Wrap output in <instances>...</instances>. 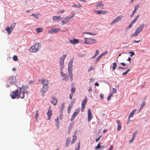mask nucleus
<instances>
[{
	"label": "nucleus",
	"instance_id": "obj_19",
	"mask_svg": "<svg viewBox=\"0 0 150 150\" xmlns=\"http://www.w3.org/2000/svg\"><path fill=\"white\" fill-rule=\"evenodd\" d=\"M9 81L10 83H15L16 82V80L15 77L13 76H11L9 77Z\"/></svg>",
	"mask_w": 150,
	"mask_h": 150
},
{
	"label": "nucleus",
	"instance_id": "obj_55",
	"mask_svg": "<svg viewBox=\"0 0 150 150\" xmlns=\"http://www.w3.org/2000/svg\"><path fill=\"white\" fill-rule=\"evenodd\" d=\"M99 51L98 50H96V52L95 54V56H97L99 54Z\"/></svg>",
	"mask_w": 150,
	"mask_h": 150
},
{
	"label": "nucleus",
	"instance_id": "obj_18",
	"mask_svg": "<svg viewBox=\"0 0 150 150\" xmlns=\"http://www.w3.org/2000/svg\"><path fill=\"white\" fill-rule=\"evenodd\" d=\"M69 42L70 43L73 45H75L79 43V40L77 39H74L73 40H69Z\"/></svg>",
	"mask_w": 150,
	"mask_h": 150
},
{
	"label": "nucleus",
	"instance_id": "obj_43",
	"mask_svg": "<svg viewBox=\"0 0 150 150\" xmlns=\"http://www.w3.org/2000/svg\"><path fill=\"white\" fill-rule=\"evenodd\" d=\"M100 143H99L97 145L95 149L96 150H97L99 149L100 148Z\"/></svg>",
	"mask_w": 150,
	"mask_h": 150
},
{
	"label": "nucleus",
	"instance_id": "obj_62",
	"mask_svg": "<svg viewBox=\"0 0 150 150\" xmlns=\"http://www.w3.org/2000/svg\"><path fill=\"white\" fill-rule=\"evenodd\" d=\"M113 146H111L108 150H111L113 149Z\"/></svg>",
	"mask_w": 150,
	"mask_h": 150
},
{
	"label": "nucleus",
	"instance_id": "obj_57",
	"mask_svg": "<svg viewBox=\"0 0 150 150\" xmlns=\"http://www.w3.org/2000/svg\"><path fill=\"white\" fill-rule=\"evenodd\" d=\"M73 94H71V93L69 95V98L70 99V100H71L72 99V97L73 96Z\"/></svg>",
	"mask_w": 150,
	"mask_h": 150
},
{
	"label": "nucleus",
	"instance_id": "obj_37",
	"mask_svg": "<svg viewBox=\"0 0 150 150\" xmlns=\"http://www.w3.org/2000/svg\"><path fill=\"white\" fill-rule=\"evenodd\" d=\"M80 142H79L77 144V147L75 148V150H79L80 149Z\"/></svg>",
	"mask_w": 150,
	"mask_h": 150
},
{
	"label": "nucleus",
	"instance_id": "obj_2",
	"mask_svg": "<svg viewBox=\"0 0 150 150\" xmlns=\"http://www.w3.org/2000/svg\"><path fill=\"white\" fill-rule=\"evenodd\" d=\"M21 96H22V94L21 93V92H19L18 89L13 91L10 95V96L12 99H15L16 97H18V98H20V97Z\"/></svg>",
	"mask_w": 150,
	"mask_h": 150
},
{
	"label": "nucleus",
	"instance_id": "obj_38",
	"mask_svg": "<svg viewBox=\"0 0 150 150\" xmlns=\"http://www.w3.org/2000/svg\"><path fill=\"white\" fill-rule=\"evenodd\" d=\"M36 30L37 33L42 32L43 31V29L41 28H36Z\"/></svg>",
	"mask_w": 150,
	"mask_h": 150
},
{
	"label": "nucleus",
	"instance_id": "obj_53",
	"mask_svg": "<svg viewBox=\"0 0 150 150\" xmlns=\"http://www.w3.org/2000/svg\"><path fill=\"white\" fill-rule=\"evenodd\" d=\"M101 136H99V137L97 138V139H96V142H98V141L100 140V138H101Z\"/></svg>",
	"mask_w": 150,
	"mask_h": 150
},
{
	"label": "nucleus",
	"instance_id": "obj_32",
	"mask_svg": "<svg viewBox=\"0 0 150 150\" xmlns=\"http://www.w3.org/2000/svg\"><path fill=\"white\" fill-rule=\"evenodd\" d=\"M103 6L104 5L102 4L101 3H100L98 4L97 5L96 8L98 9V8H103Z\"/></svg>",
	"mask_w": 150,
	"mask_h": 150
},
{
	"label": "nucleus",
	"instance_id": "obj_7",
	"mask_svg": "<svg viewBox=\"0 0 150 150\" xmlns=\"http://www.w3.org/2000/svg\"><path fill=\"white\" fill-rule=\"evenodd\" d=\"M22 88L23 89V91H22V96H20V97L21 98H23L25 97V94H26V97H27L28 94V93L29 92L28 91H26L25 90L28 89V86H23Z\"/></svg>",
	"mask_w": 150,
	"mask_h": 150
},
{
	"label": "nucleus",
	"instance_id": "obj_41",
	"mask_svg": "<svg viewBox=\"0 0 150 150\" xmlns=\"http://www.w3.org/2000/svg\"><path fill=\"white\" fill-rule=\"evenodd\" d=\"M146 104V102L145 101H144L142 102V104L141 105V106L140 107V110H141V109L143 108L144 106V105Z\"/></svg>",
	"mask_w": 150,
	"mask_h": 150
},
{
	"label": "nucleus",
	"instance_id": "obj_16",
	"mask_svg": "<svg viewBox=\"0 0 150 150\" xmlns=\"http://www.w3.org/2000/svg\"><path fill=\"white\" fill-rule=\"evenodd\" d=\"M139 4H137L135 6L134 8V9L133 11V12H132V14L130 15V16L131 17H132L133 16L134 13L136 12V11H137V10L139 8Z\"/></svg>",
	"mask_w": 150,
	"mask_h": 150
},
{
	"label": "nucleus",
	"instance_id": "obj_35",
	"mask_svg": "<svg viewBox=\"0 0 150 150\" xmlns=\"http://www.w3.org/2000/svg\"><path fill=\"white\" fill-rule=\"evenodd\" d=\"M117 66V63H114L112 64V69L113 70H114L116 69Z\"/></svg>",
	"mask_w": 150,
	"mask_h": 150
},
{
	"label": "nucleus",
	"instance_id": "obj_44",
	"mask_svg": "<svg viewBox=\"0 0 150 150\" xmlns=\"http://www.w3.org/2000/svg\"><path fill=\"white\" fill-rule=\"evenodd\" d=\"M131 70V69H128L127 71H125V72H124V73H122V75H126L127 73Z\"/></svg>",
	"mask_w": 150,
	"mask_h": 150
},
{
	"label": "nucleus",
	"instance_id": "obj_63",
	"mask_svg": "<svg viewBox=\"0 0 150 150\" xmlns=\"http://www.w3.org/2000/svg\"><path fill=\"white\" fill-rule=\"evenodd\" d=\"M64 10H62L61 11H60L59 12V13H62L63 12H64Z\"/></svg>",
	"mask_w": 150,
	"mask_h": 150
},
{
	"label": "nucleus",
	"instance_id": "obj_28",
	"mask_svg": "<svg viewBox=\"0 0 150 150\" xmlns=\"http://www.w3.org/2000/svg\"><path fill=\"white\" fill-rule=\"evenodd\" d=\"M55 121L56 122L55 124L57 126V127L58 128L59 127V118L57 117L55 120Z\"/></svg>",
	"mask_w": 150,
	"mask_h": 150
},
{
	"label": "nucleus",
	"instance_id": "obj_27",
	"mask_svg": "<svg viewBox=\"0 0 150 150\" xmlns=\"http://www.w3.org/2000/svg\"><path fill=\"white\" fill-rule=\"evenodd\" d=\"M77 137L75 135H73V139L71 142V144H72L74 143Z\"/></svg>",
	"mask_w": 150,
	"mask_h": 150
},
{
	"label": "nucleus",
	"instance_id": "obj_31",
	"mask_svg": "<svg viewBox=\"0 0 150 150\" xmlns=\"http://www.w3.org/2000/svg\"><path fill=\"white\" fill-rule=\"evenodd\" d=\"M139 15H138L136 16V17L131 22V23L133 24L134 23H135L136 22L138 18L139 17Z\"/></svg>",
	"mask_w": 150,
	"mask_h": 150
},
{
	"label": "nucleus",
	"instance_id": "obj_12",
	"mask_svg": "<svg viewBox=\"0 0 150 150\" xmlns=\"http://www.w3.org/2000/svg\"><path fill=\"white\" fill-rule=\"evenodd\" d=\"M48 88L47 86H43V87L41 88V91L42 93V95L43 97L45 95V93L47 91Z\"/></svg>",
	"mask_w": 150,
	"mask_h": 150
},
{
	"label": "nucleus",
	"instance_id": "obj_22",
	"mask_svg": "<svg viewBox=\"0 0 150 150\" xmlns=\"http://www.w3.org/2000/svg\"><path fill=\"white\" fill-rule=\"evenodd\" d=\"M117 123V130L118 131L120 130L121 128V126L120 124V122L119 120H117L116 121Z\"/></svg>",
	"mask_w": 150,
	"mask_h": 150
},
{
	"label": "nucleus",
	"instance_id": "obj_15",
	"mask_svg": "<svg viewBox=\"0 0 150 150\" xmlns=\"http://www.w3.org/2000/svg\"><path fill=\"white\" fill-rule=\"evenodd\" d=\"M73 17V16L71 17H66L64 18V20L61 21V23L63 24H65L69 21L70 19L72 18Z\"/></svg>",
	"mask_w": 150,
	"mask_h": 150
},
{
	"label": "nucleus",
	"instance_id": "obj_52",
	"mask_svg": "<svg viewBox=\"0 0 150 150\" xmlns=\"http://www.w3.org/2000/svg\"><path fill=\"white\" fill-rule=\"evenodd\" d=\"M116 92H117V90H116L115 88H113V89H112V93L113 94V93H115Z\"/></svg>",
	"mask_w": 150,
	"mask_h": 150
},
{
	"label": "nucleus",
	"instance_id": "obj_64",
	"mask_svg": "<svg viewBox=\"0 0 150 150\" xmlns=\"http://www.w3.org/2000/svg\"><path fill=\"white\" fill-rule=\"evenodd\" d=\"M127 60H128L130 62H131V59L130 57H129L128 59H127Z\"/></svg>",
	"mask_w": 150,
	"mask_h": 150
},
{
	"label": "nucleus",
	"instance_id": "obj_17",
	"mask_svg": "<svg viewBox=\"0 0 150 150\" xmlns=\"http://www.w3.org/2000/svg\"><path fill=\"white\" fill-rule=\"evenodd\" d=\"M52 111L51 110L50 108V107L48 109V110L47 111V115L48 116V118L47 119L48 120H50V119L51 116L52 115Z\"/></svg>",
	"mask_w": 150,
	"mask_h": 150
},
{
	"label": "nucleus",
	"instance_id": "obj_20",
	"mask_svg": "<svg viewBox=\"0 0 150 150\" xmlns=\"http://www.w3.org/2000/svg\"><path fill=\"white\" fill-rule=\"evenodd\" d=\"M57 100L54 97H52L51 103L54 105H56L57 103Z\"/></svg>",
	"mask_w": 150,
	"mask_h": 150
},
{
	"label": "nucleus",
	"instance_id": "obj_5",
	"mask_svg": "<svg viewBox=\"0 0 150 150\" xmlns=\"http://www.w3.org/2000/svg\"><path fill=\"white\" fill-rule=\"evenodd\" d=\"M16 24V23H13L10 25V27H7L6 28L5 30L7 31L8 34L10 35L11 33L14 28Z\"/></svg>",
	"mask_w": 150,
	"mask_h": 150
},
{
	"label": "nucleus",
	"instance_id": "obj_8",
	"mask_svg": "<svg viewBox=\"0 0 150 150\" xmlns=\"http://www.w3.org/2000/svg\"><path fill=\"white\" fill-rule=\"evenodd\" d=\"M122 17V16L121 15L118 16L111 22L110 24L111 25H112L114 23L119 22L121 20Z\"/></svg>",
	"mask_w": 150,
	"mask_h": 150
},
{
	"label": "nucleus",
	"instance_id": "obj_56",
	"mask_svg": "<svg viewBox=\"0 0 150 150\" xmlns=\"http://www.w3.org/2000/svg\"><path fill=\"white\" fill-rule=\"evenodd\" d=\"M129 53L131 54V55H130V57H132V56L134 55V52H130Z\"/></svg>",
	"mask_w": 150,
	"mask_h": 150
},
{
	"label": "nucleus",
	"instance_id": "obj_51",
	"mask_svg": "<svg viewBox=\"0 0 150 150\" xmlns=\"http://www.w3.org/2000/svg\"><path fill=\"white\" fill-rule=\"evenodd\" d=\"M75 99H73L72 100L71 102V103L70 105H72V106H73V104L75 102Z\"/></svg>",
	"mask_w": 150,
	"mask_h": 150
},
{
	"label": "nucleus",
	"instance_id": "obj_25",
	"mask_svg": "<svg viewBox=\"0 0 150 150\" xmlns=\"http://www.w3.org/2000/svg\"><path fill=\"white\" fill-rule=\"evenodd\" d=\"M60 18H62L59 16H54L52 18V19L54 21H57Z\"/></svg>",
	"mask_w": 150,
	"mask_h": 150
},
{
	"label": "nucleus",
	"instance_id": "obj_33",
	"mask_svg": "<svg viewBox=\"0 0 150 150\" xmlns=\"http://www.w3.org/2000/svg\"><path fill=\"white\" fill-rule=\"evenodd\" d=\"M72 105H69L67 109V112L68 114L70 113L71 112V109L72 107Z\"/></svg>",
	"mask_w": 150,
	"mask_h": 150
},
{
	"label": "nucleus",
	"instance_id": "obj_59",
	"mask_svg": "<svg viewBox=\"0 0 150 150\" xmlns=\"http://www.w3.org/2000/svg\"><path fill=\"white\" fill-rule=\"evenodd\" d=\"M140 40H135L133 41V42L136 43H138L139 42H140Z\"/></svg>",
	"mask_w": 150,
	"mask_h": 150
},
{
	"label": "nucleus",
	"instance_id": "obj_30",
	"mask_svg": "<svg viewBox=\"0 0 150 150\" xmlns=\"http://www.w3.org/2000/svg\"><path fill=\"white\" fill-rule=\"evenodd\" d=\"M52 30L53 32L57 33L60 30V29L56 28H52Z\"/></svg>",
	"mask_w": 150,
	"mask_h": 150
},
{
	"label": "nucleus",
	"instance_id": "obj_48",
	"mask_svg": "<svg viewBox=\"0 0 150 150\" xmlns=\"http://www.w3.org/2000/svg\"><path fill=\"white\" fill-rule=\"evenodd\" d=\"M85 108V106L81 105V111L82 112H83Z\"/></svg>",
	"mask_w": 150,
	"mask_h": 150
},
{
	"label": "nucleus",
	"instance_id": "obj_11",
	"mask_svg": "<svg viewBox=\"0 0 150 150\" xmlns=\"http://www.w3.org/2000/svg\"><path fill=\"white\" fill-rule=\"evenodd\" d=\"M73 59V58H71L70 61L68 65V71L72 70V65Z\"/></svg>",
	"mask_w": 150,
	"mask_h": 150
},
{
	"label": "nucleus",
	"instance_id": "obj_46",
	"mask_svg": "<svg viewBox=\"0 0 150 150\" xmlns=\"http://www.w3.org/2000/svg\"><path fill=\"white\" fill-rule=\"evenodd\" d=\"M112 96V93H111L108 97L107 100L108 101L110 100L111 99V98Z\"/></svg>",
	"mask_w": 150,
	"mask_h": 150
},
{
	"label": "nucleus",
	"instance_id": "obj_61",
	"mask_svg": "<svg viewBox=\"0 0 150 150\" xmlns=\"http://www.w3.org/2000/svg\"><path fill=\"white\" fill-rule=\"evenodd\" d=\"M137 131H135V132H134L133 133V136L134 135V136H135V135L137 134Z\"/></svg>",
	"mask_w": 150,
	"mask_h": 150
},
{
	"label": "nucleus",
	"instance_id": "obj_3",
	"mask_svg": "<svg viewBox=\"0 0 150 150\" xmlns=\"http://www.w3.org/2000/svg\"><path fill=\"white\" fill-rule=\"evenodd\" d=\"M84 43L87 44H93L96 43V40L94 38H84Z\"/></svg>",
	"mask_w": 150,
	"mask_h": 150
},
{
	"label": "nucleus",
	"instance_id": "obj_45",
	"mask_svg": "<svg viewBox=\"0 0 150 150\" xmlns=\"http://www.w3.org/2000/svg\"><path fill=\"white\" fill-rule=\"evenodd\" d=\"M69 143L70 141L69 140H66V147H67L68 146V145L69 144Z\"/></svg>",
	"mask_w": 150,
	"mask_h": 150
},
{
	"label": "nucleus",
	"instance_id": "obj_42",
	"mask_svg": "<svg viewBox=\"0 0 150 150\" xmlns=\"http://www.w3.org/2000/svg\"><path fill=\"white\" fill-rule=\"evenodd\" d=\"M135 137L136 136H134V135L133 136L132 138L129 140V142L130 143L132 142H133L135 138Z\"/></svg>",
	"mask_w": 150,
	"mask_h": 150
},
{
	"label": "nucleus",
	"instance_id": "obj_40",
	"mask_svg": "<svg viewBox=\"0 0 150 150\" xmlns=\"http://www.w3.org/2000/svg\"><path fill=\"white\" fill-rule=\"evenodd\" d=\"M13 60L15 61H17L18 60V58L16 55H14L13 57Z\"/></svg>",
	"mask_w": 150,
	"mask_h": 150
},
{
	"label": "nucleus",
	"instance_id": "obj_39",
	"mask_svg": "<svg viewBox=\"0 0 150 150\" xmlns=\"http://www.w3.org/2000/svg\"><path fill=\"white\" fill-rule=\"evenodd\" d=\"M75 88L74 87H72L71 89V93L73 94L75 93Z\"/></svg>",
	"mask_w": 150,
	"mask_h": 150
},
{
	"label": "nucleus",
	"instance_id": "obj_34",
	"mask_svg": "<svg viewBox=\"0 0 150 150\" xmlns=\"http://www.w3.org/2000/svg\"><path fill=\"white\" fill-rule=\"evenodd\" d=\"M83 33L84 34H88L92 35H96V33H92L89 32H84Z\"/></svg>",
	"mask_w": 150,
	"mask_h": 150
},
{
	"label": "nucleus",
	"instance_id": "obj_26",
	"mask_svg": "<svg viewBox=\"0 0 150 150\" xmlns=\"http://www.w3.org/2000/svg\"><path fill=\"white\" fill-rule=\"evenodd\" d=\"M68 71L69 73V77L70 78L71 81L73 80V78L72 77V71Z\"/></svg>",
	"mask_w": 150,
	"mask_h": 150
},
{
	"label": "nucleus",
	"instance_id": "obj_47",
	"mask_svg": "<svg viewBox=\"0 0 150 150\" xmlns=\"http://www.w3.org/2000/svg\"><path fill=\"white\" fill-rule=\"evenodd\" d=\"M38 14H32L31 15V16H33L36 19H38V16H37Z\"/></svg>",
	"mask_w": 150,
	"mask_h": 150
},
{
	"label": "nucleus",
	"instance_id": "obj_24",
	"mask_svg": "<svg viewBox=\"0 0 150 150\" xmlns=\"http://www.w3.org/2000/svg\"><path fill=\"white\" fill-rule=\"evenodd\" d=\"M61 75L63 77V80H65L66 81H67L68 79V77L67 75L63 74L62 71L61 72Z\"/></svg>",
	"mask_w": 150,
	"mask_h": 150
},
{
	"label": "nucleus",
	"instance_id": "obj_36",
	"mask_svg": "<svg viewBox=\"0 0 150 150\" xmlns=\"http://www.w3.org/2000/svg\"><path fill=\"white\" fill-rule=\"evenodd\" d=\"M35 115V119L37 120L39 116V110H36Z\"/></svg>",
	"mask_w": 150,
	"mask_h": 150
},
{
	"label": "nucleus",
	"instance_id": "obj_9",
	"mask_svg": "<svg viewBox=\"0 0 150 150\" xmlns=\"http://www.w3.org/2000/svg\"><path fill=\"white\" fill-rule=\"evenodd\" d=\"M108 53V51H106L100 54L95 59V64L97 63V62H98L100 60V59L104 55L107 54Z\"/></svg>",
	"mask_w": 150,
	"mask_h": 150
},
{
	"label": "nucleus",
	"instance_id": "obj_60",
	"mask_svg": "<svg viewBox=\"0 0 150 150\" xmlns=\"http://www.w3.org/2000/svg\"><path fill=\"white\" fill-rule=\"evenodd\" d=\"M121 64L123 66H125L126 65V64L124 62L121 63Z\"/></svg>",
	"mask_w": 150,
	"mask_h": 150
},
{
	"label": "nucleus",
	"instance_id": "obj_10",
	"mask_svg": "<svg viewBox=\"0 0 150 150\" xmlns=\"http://www.w3.org/2000/svg\"><path fill=\"white\" fill-rule=\"evenodd\" d=\"M79 109H77L75 110V111L73 113L70 119L71 121H72L75 119L76 116L79 114Z\"/></svg>",
	"mask_w": 150,
	"mask_h": 150
},
{
	"label": "nucleus",
	"instance_id": "obj_13",
	"mask_svg": "<svg viewBox=\"0 0 150 150\" xmlns=\"http://www.w3.org/2000/svg\"><path fill=\"white\" fill-rule=\"evenodd\" d=\"M93 116L91 111V109H89L88 110V121L89 122L92 118Z\"/></svg>",
	"mask_w": 150,
	"mask_h": 150
},
{
	"label": "nucleus",
	"instance_id": "obj_29",
	"mask_svg": "<svg viewBox=\"0 0 150 150\" xmlns=\"http://www.w3.org/2000/svg\"><path fill=\"white\" fill-rule=\"evenodd\" d=\"M87 100V99L86 97V98L84 99L82 102L81 103V105H84L86 104Z\"/></svg>",
	"mask_w": 150,
	"mask_h": 150
},
{
	"label": "nucleus",
	"instance_id": "obj_23",
	"mask_svg": "<svg viewBox=\"0 0 150 150\" xmlns=\"http://www.w3.org/2000/svg\"><path fill=\"white\" fill-rule=\"evenodd\" d=\"M136 109H134L133 110L132 112L130 113V115L128 116V119L129 120L130 119V118L132 117L134 114V113L136 112Z\"/></svg>",
	"mask_w": 150,
	"mask_h": 150
},
{
	"label": "nucleus",
	"instance_id": "obj_58",
	"mask_svg": "<svg viewBox=\"0 0 150 150\" xmlns=\"http://www.w3.org/2000/svg\"><path fill=\"white\" fill-rule=\"evenodd\" d=\"M100 97L101 98L103 99L104 97V95L103 94H102V93H101L100 95Z\"/></svg>",
	"mask_w": 150,
	"mask_h": 150
},
{
	"label": "nucleus",
	"instance_id": "obj_54",
	"mask_svg": "<svg viewBox=\"0 0 150 150\" xmlns=\"http://www.w3.org/2000/svg\"><path fill=\"white\" fill-rule=\"evenodd\" d=\"M64 103H63L62 104V105L61 109V110H64Z\"/></svg>",
	"mask_w": 150,
	"mask_h": 150
},
{
	"label": "nucleus",
	"instance_id": "obj_50",
	"mask_svg": "<svg viewBox=\"0 0 150 150\" xmlns=\"http://www.w3.org/2000/svg\"><path fill=\"white\" fill-rule=\"evenodd\" d=\"M94 69V68L92 67H91L88 69V71L90 72V71H91L92 70H93Z\"/></svg>",
	"mask_w": 150,
	"mask_h": 150
},
{
	"label": "nucleus",
	"instance_id": "obj_6",
	"mask_svg": "<svg viewBox=\"0 0 150 150\" xmlns=\"http://www.w3.org/2000/svg\"><path fill=\"white\" fill-rule=\"evenodd\" d=\"M66 56V54H64L60 58L59 61V64L60 66V69L62 71L64 67V61Z\"/></svg>",
	"mask_w": 150,
	"mask_h": 150
},
{
	"label": "nucleus",
	"instance_id": "obj_1",
	"mask_svg": "<svg viewBox=\"0 0 150 150\" xmlns=\"http://www.w3.org/2000/svg\"><path fill=\"white\" fill-rule=\"evenodd\" d=\"M144 26V24H142L140 25V26L135 30L134 32L131 35V36L132 37L134 36H137L143 30Z\"/></svg>",
	"mask_w": 150,
	"mask_h": 150
},
{
	"label": "nucleus",
	"instance_id": "obj_49",
	"mask_svg": "<svg viewBox=\"0 0 150 150\" xmlns=\"http://www.w3.org/2000/svg\"><path fill=\"white\" fill-rule=\"evenodd\" d=\"M133 24H132V23H131L129 25L128 27H127V29H129L130 28H132V25Z\"/></svg>",
	"mask_w": 150,
	"mask_h": 150
},
{
	"label": "nucleus",
	"instance_id": "obj_14",
	"mask_svg": "<svg viewBox=\"0 0 150 150\" xmlns=\"http://www.w3.org/2000/svg\"><path fill=\"white\" fill-rule=\"evenodd\" d=\"M39 81H40L41 84L43 85V86H47V84L48 83V80L42 79L39 80Z\"/></svg>",
	"mask_w": 150,
	"mask_h": 150
},
{
	"label": "nucleus",
	"instance_id": "obj_4",
	"mask_svg": "<svg viewBox=\"0 0 150 150\" xmlns=\"http://www.w3.org/2000/svg\"><path fill=\"white\" fill-rule=\"evenodd\" d=\"M39 47V44L38 43H35L30 48L29 51L31 52H36L38 51Z\"/></svg>",
	"mask_w": 150,
	"mask_h": 150
},
{
	"label": "nucleus",
	"instance_id": "obj_21",
	"mask_svg": "<svg viewBox=\"0 0 150 150\" xmlns=\"http://www.w3.org/2000/svg\"><path fill=\"white\" fill-rule=\"evenodd\" d=\"M96 13L97 14H105L107 13L108 12L107 11L103 10V11H99L98 10L96 11Z\"/></svg>",
	"mask_w": 150,
	"mask_h": 150
}]
</instances>
